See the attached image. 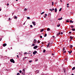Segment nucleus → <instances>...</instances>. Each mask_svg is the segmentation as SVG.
Returning <instances> with one entry per match:
<instances>
[{"label": "nucleus", "mask_w": 75, "mask_h": 75, "mask_svg": "<svg viewBox=\"0 0 75 75\" xmlns=\"http://www.w3.org/2000/svg\"><path fill=\"white\" fill-rule=\"evenodd\" d=\"M10 61L11 62H13V63H15V62L14 61V59H10Z\"/></svg>", "instance_id": "nucleus-1"}, {"label": "nucleus", "mask_w": 75, "mask_h": 75, "mask_svg": "<svg viewBox=\"0 0 75 75\" xmlns=\"http://www.w3.org/2000/svg\"><path fill=\"white\" fill-rule=\"evenodd\" d=\"M37 52L36 51H35L33 52V54L34 55H35V54H36Z\"/></svg>", "instance_id": "nucleus-2"}, {"label": "nucleus", "mask_w": 75, "mask_h": 75, "mask_svg": "<svg viewBox=\"0 0 75 75\" xmlns=\"http://www.w3.org/2000/svg\"><path fill=\"white\" fill-rule=\"evenodd\" d=\"M35 22L34 21L32 22V24H33V25H34V26L36 24H35Z\"/></svg>", "instance_id": "nucleus-3"}, {"label": "nucleus", "mask_w": 75, "mask_h": 75, "mask_svg": "<svg viewBox=\"0 0 75 75\" xmlns=\"http://www.w3.org/2000/svg\"><path fill=\"white\" fill-rule=\"evenodd\" d=\"M39 70H36L35 71V72L36 74H38V73H39Z\"/></svg>", "instance_id": "nucleus-4"}, {"label": "nucleus", "mask_w": 75, "mask_h": 75, "mask_svg": "<svg viewBox=\"0 0 75 75\" xmlns=\"http://www.w3.org/2000/svg\"><path fill=\"white\" fill-rule=\"evenodd\" d=\"M54 10V8H53V9H50L49 10L50 11H51L52 12V11L53 10Z\"/></svg>", "instance_id": "nucleus-5"}, {"label": "nucleus", "mask_w": 75, "mask_h": 75, "mask_svg": "<svg viewBox=\"0 0 75 75\" xmlns=\"http://www.w3.org/2000/svg\"><path fill=\"white\" fill-rule=\"evenodd\" d=\"M38 47V46H34L33 47V48L34 49H36Z\"/></svg>", "instance_id": "nucleus-6"}, {"label": "nucleus", "mask_w": 75, "mask_h": 75, "mask_svg": "<svg viewBox=\"0 0 75 75\" xmlns=\"http://www.w3.org/2000/svg\"><path fill=\"white\" fill-rule=\"evenodd\" d=\"M6 45H7V44L5 43L3 44V46L4 47H6Z\"/></svg>", "instance_id": "nucleus-7"}, {"label": "nucleus", "mask_w": 75, "mask_h": 75, "mask_svg": "<svg viewBox=\"0 0 75 75\" xmlns=\"http://www.w3.org/2000/svg\"><path fill=\"white\" fill-rule=\"evenodd\" d=\"M58 20H62V17H61V18H59L58 19Z\"/></svg>", "instance_id": "nucleus-8"}, {"label": "nucleus", "mask_w": 75, "mask_h": 75, "mask_svg": "<svg viewBox=\"0 0 75 75\" xmlns=\"http://www.w3.org/2000/svg\"><path fill=\"white\" fill-rule=\"evenodd\" d=\"M57 8H55V12L57 13Z\"/></svg>", "instance_id": "nucleus-9"}, {"label": "nucleus", "mask_w": 75, "mask_h": 75, "mask_svg": "<svg viewBox=\"0 0 75 75\" xmlns=\"http://www.w3.org/2000/svg\"><path fill=\"white\" fill-rule=\"evenodd\" d=\"M33 42L34 43H36V42H37V41H36V40H35V39H34Z\"/></svg>", "instance_id": "nucleus-10"}, {"label": "nucleus", "mask_w": 75, "mask_h": 75, "mask_svg": "<svg viewBox=\"0 0 75 75\" xmlns=\"http://www.w3.org/2000/svg\"><path fill=\"white\" fill-rule=\"evenodd\" d=\"M50 28H47V30L48 31H50Z\"/></svg>", "instance_id": "nucleus-11"}, {"label": "nucleus", "mask_w": 75, "mask_h": 75, "mask_svg": "<svg viewBox=\"0 0 75 75\" xmlns=\"http://www.w3.org/2000/svg\"><path fill=\"white\" fill-rule=\"evenodd\" d=\"M50 43H49L47 45V48H48V47H49V45H50Z\"/></svg>", "instance_id": "nucleus-12"}, {"label": "nucleus", "mask_w": 75, "mask_h": 75, "mask_svg": "<svg viewBox=\"0 0 75 75\" xmlns=\"http://www.w3.org/2000/svg\"><path fill=\"white\" fill-rule=\"evenodd\" d=\"M68 52H69V54H71L72 53V51H68Z\"/></svg>", "instance_id": "nucleus-13"}, {"label": "nucleus", "mask_w": 75, "mask_h": 75, "mask_svg": "<svg viewBox=\"0 0 75 75\" xmlns=\"http://www.w3.org/2000/svg\"><path fill=\"white\" fill-rule=\"evenodd\" d=\"M70 48H72V47H73V46H72V45H70Z\"/></svg>", "instance_id": "nucleus-14"}, {"label": "nucleus", "mask_w": 75, "mask_h": 75, "mask_svg": "<svg viewBox=\"0 0 75 75\" xmlns=\"http://www.w3.org/2000/svg\"><path fill=\"white\" fill-rule=\"evenodd\" d=\"M14 18L15 19H17V17L16 16L14 17Z\"/></svg>", "instance_id": "nucleus-15"}, {"label": "nucleus", "mask_w": 75, "mask_h": 75, "mask_svg": "<svg viewBox=\"0 0 75 75\" xmlns=\"http://www.w3.org/2000/svg\"><path fill=\"white\" fill-rule=\"evenodd\" d=\"M71 30L72 31H75V29H72Z\"/></svg>", "instance_id": "nucleus-16"}, {"label": "nucleus", "mask_w": 75, "mask_h": 75, "mask_svg": "<svg viewBox=\"0 0 75 75\" xmlns=\"http://www.w3.org/2000/svg\"><path fill=\"white\" fill-rule=\"evenodd\" d=\"M44 31V29H42L40 31V32H42Z\"/></svg>", "instance_id": "nucleus-17"}, {"label": "nucleus", "mask_w": 75, "mask_h": 75, "mask_svg": "<svg viewBox=\"0 0 75 75\" xmlns=\"http://www.w3.org/2000/svg\"><path fill=\"white\" fill-rule=\"evenodd\" d=\"M70 39L72 40V38H73V37H72V36H70Z\"/></svg>", "instance_id": "nucleus-18"}, {"label": "nucleus", "mask_w": 75, "mask_h": 75, "mask_svg": "<svg viewBox=\"0 0 75 75\" xmlns=\"http://www.w3.org/2000/svg\"><path fill=\"white\" fill-rule=\"evenodd\" d=\"M27 9L26 8H25L24 10V11H27Z\"/></svg>", "instance_id": "nucleus-19"}, {"label": "nucleus", "mask_w": 75, "mask_h": 75, "mask_svg": "<svg viewBox=\"0 0 75 75\" xmlns=\"http://www.w3.org/2000/svg\"><path fill=\"white\" fill-rule=\"evenodd\" d=\"M75 69V67H74L72 68V70H74Z\"/></svg>", "instance_id": "nucleus-20"}, {"label": "nucleus", "mask_w": 75, "mask_h": 75, "mask_svg": "<svg viewBox=\"0 0 75 75\" xmlns=\"http://www.w3.org/2000/svg\"><path fill=\"white\" fill-rule=\"evenodd\" d=\"M63 51L64 52V50H65V47H63Z\"/></svg>", "instance_id": "nucleus-21"}, {"label": "nucleus", "mask_w": 75, "mask_h": 75, "mask_svg": "<svg viewBox=\"0 0 75 75\" xmlns=\"http://www.w3.org/2000/svg\"><path fill=\"white\" fill-rule=\"evenodd\" d=\"M70 21L71 23H74V21H73L71 20H70Z\"/></svg>", "instance_id": "nucleus-22"}, {"label": "nucleus", "mask_w": 75, "mask_h": 75, "mask_svg": "<svg viewBox=\"0 0 75 75\" xmlns=\"http://www.w3.org/2000/svg\"><path fill=\"white\" fill-rule=\"evenodd\" d=\"M57 26L58 27H60V24L57 25Z\"/></svg>", "instance_id": "nucleus-23"}, {"label": "nucleus", "mask_w": 75, "mask_h": 75, "mask_svg": "<svg viewBox=\"0 0 75 75\" xmlns=\"http://www.w3.org/2000/svg\"><path fill=\"white\" fill-rule=\"evenodd\" d=\"M71 28H74V26L71 25Z\"/></svg>", "instance_id": "nucleus-24"}, {"label": "nucleus", "mask_w": 75, "mask_h": 75, "mask_svg": "<svg viewBox=\"0 0 75 75\" xmlns=\"http://www.w3.org/2000/svg\"><path fill=\"white\" fill-rule=\"evenodd\" d=\"M69 21L68 20L66 21V23H69Z\"/></svg>", "instance_id": "nucleus-25"}, {"label": "nucleus", "mask_w": 75, "mask_h": 75, "mask_svg": "<svg viewBox=\"0 0 75 75\" xmlns=\"http://www.w3.org/2000/svg\"><path fill=\"white\" fill-rule=\"evenodd\" d=\"M62 10V8H60V9H59V11H61V10Z\"/></svg>", "instance_id": "nucleus-26"}, {"label": "nucleus", "mask_w": 75, "mask_h": 75, "mask_svg": "<svg viewBox=\"0 0 75 75\" xmlns=\"http://www.w3.org/2000/svg\"><path fill=\"white\" fill-rule=\"evenodd\" d=\"M44 12H42V13H41V15L43 14H44Z\"/></svg>", "instance_id": "nucleus-27"}, {"label": "nucleus", "mask_w": 75, "mask_h": 75, "mask_svg": "<svg viewBox=\"0 0 75 75\" xmlns=\"http://www.w3.org/2000/svg\"><path fill=\"white\" fill-rule=\"evenodd\" d=\"M32 46H35V44H33L32 45Z\"/></svg>", "instance_id": "nucleus-28"}, {"label": "nucleus", "mask_w": 75, "mask_h": 75, "mask_svg": "<svg viewBox=\"0 0 75 75\" xmlns=\"http://www.w3.org/2000/svg\"><path fill=\"white\" fill-rule=\"evenodd\" d=\"M43 52H45V50H44Z\"/></svg>", "instance_id": "nucleus-29"}, {"label": "nucleus", "mask_w": 75, "mask_h": 75, "mask_svg": "<svg viewBox=\"0 0 75 75\" xmlns=\"http://www.w3.org/2000/svg\"><path fill=\"white\" fill-rule=\"evenodd\" d=\"M25 58H27V57H25L23 58V59H25Z\"/></svg>", "instance_id": "nucleus-30"}, {"label": "nucleus", "mask_w": 75, "mask_h": 75, "mask_svg": "<svg viewBox=\"0 0 75 75\" xmlns=\"http://www.w3.org/2000/svg\"><path fill=\"white\" fill-rule=\"evenodd\" d=\"M52 6H53V5H54V2H52Z\"/></svg>", "instance_id": "nucleus-31"}, {"label": "nucleus", "mask_w": 75, "mask_h": 75, "mask_svg": "<svg viewBox=\"0 0 75 75\" xmlns=\"http://www.w3.org/2000/svg\"><path fill=\"white\" fill-rule=\"evenodd\" d=\"M44 37H47V34H45V35L44 36Z\"/></svg>", "instance_id": "nucleus-32"}, {"label": "nucleus", "mask_w": 75, "mask_h": 75, "mask_svg": "<svg viewBox=\"0 0 75 75\" xmlns=\"http://www.w3.org/2000/svg\"><path fill=\"white\" fill-rule=\"evenodd\" d=\"M22 72V71H21V70L19 71L20 73H21Z\"/></svg>", "instance_id": "nucleus-33"}, {"label": "nucleus", "mask_w": 75, "mask_h": 75, "mask_svg": "<svg viewBox=\"0 0 75 75\" xmlns=\"http://www.w3.org/2000/svg\"><path fill=\"white\" fill-rule=\"evenodd\" d=\"M27 19H28V20H29V19H30V17H27Z\"/></svg>", "instance_id": "nucleus-34"}, {"label": "nucleus", "mask_w": 75, "mask_h": 75, "mask_svg": "<svg viewBox=\"0 0 75 75\" xmlns=\"http://www.w3.org/2000/svg\"><path fill=\"white\" fill-rule=\"evenodd\" d=\"M40 38H42V36H40Z\"/></svg>", "instance_id": "nucleus-35"}, {"label": "nucleus", "mask_w": 75, "mask_h": 75, "mask_svg": "<svg viewBox=\"0 0 75 75\" xmlns=\"http://www.w3.org/2000/svg\"><path fill=\"white\" fill-rule=\"evenodd\" d=\"M30 27H31V28H32V27H33V25H30Z\"/></svg>", "instance_id": "nucleus-36"}, {"label": "nucleus", "mask_w": 75, "mask_h": 75, "mask_svg": "<svg viewBox=\"0 0 75 75\" xmlns=\"http://www.w3.org/2000/svg\"><path fill=\"white\" fill-rule=\"evenodd\" d=\"M32 60H30L29 61V62H32Z\"/></svg>", "instance_id": "nucleus-37"}, {"label": "nucleus", "mask_w": 75, "mask_h": 75, "mask_svg": "<svg viewBox=\"0 0 75 75\" xmlns=\"http://www.w3.org/2000/svg\"><path fill=\"white\" fill-rule=\"evenodd\" d=\"M11 20V18H8V20H9V21H10Z\"/></svg>", "instance_id": "nucleus-38"}, {"label": "nucleus", "mask_w": 75, "mask_h": 75, "mask_svg": "<svg viewBox=\"0 0 75 75\" xmlns=\"http://www.w3.org/2000/svg\"><path fill=\"white\" fill-rule=\"evenodd\" d=\"M17 75H20V73H18L17 74Z\"/></svg>", "instance_id": "nucleus-39"}, {"label": "nucleus", "mask_w": 75, "mask_h": 75, "mask_svg": "<svg viewBox=\"0 0 75 75\" xmlns=\"http://www.w3.org/2000/svg\"><path fill=\"white\" fill-rule=\"evenodd\" d=\"M23 71L24 72H25V69H23Z\"/></svg>", "instance_id": "nucleus-40"}, {"label": "nucleus", "mask_w": 75, "mask_h": 75, "mask_svg": "<svg viewBox=\"0 0 75 75\" xmlns=\"http://www.w3.org/2000/svg\"><path fill=\"white\" fill-rule=\"evenodd\" d=\"M38 43H40V41H38Z\"/></svg>", "instance_id": "nucleus-41"}, {"label": "nucleus", "mask_w": 75, "mask_h": 75, "mask_svg": "<svg viewBox=\"0 0 75 75\" xmlns=\"http://www.w3.org/2000/svg\"><path fill=\"white\" fill-rule=\"evenodd\" d=\"M58 35H59L58 34V33L57 34V36H58Z\"/></svg>", "instance_id": "nucleus-42"}, {"label": "nucleus", "mask_w": 75, "mask_h": 75, "mask_svg": "<svg viewBox=\"0 0 75 75\" xmlns=\"http://www.w3.org/2000/svg\"><path fill=\"white\" fill-rule=\"evenodd\" d=\"M24 54H27V53L25 52Z\"/></svg>", "instance_id": "nucleus-43"}, {"label": "nucleus", "mask_w": 75, "mask_h": 75, "mask_svg": "<svg viewBox=\"0 0 75 75\" xmlns=\"http://www.w3.org/2000/svg\"><path fill=\"white\" fill-rule=\"evenodd\" d=\"M1 40H2L1 38H0V41H1Z\"/></svg>", "instance_id": "nucleus-44"}, {"label": "nucleus", "mask_w": 75, "mask_h": 75, "mask_svg": "<svg viewBox=\"0 0 75 75\" xmlns=\"http://www.w3.org/2000/svg\"><path fill=\"white\" fill-rule=\"evenodd\" d=\"M69 34H71V32H69Z\"/></svg>", "instance_id": "nucleus-45"}, {"label": "nucleus", "mask_w": 75, "mask_h": 75, "mask_svg": "<svg viewBox=\"0 0 75 75\" xmlns=\"http://www.w3.org/2000/svg\"><path fill=\"white\" fill-rule=\"evenodd\" d=\"M7 6H9V4L8 3V4H7Z\"/></svg>", "instance_id": "nucleus-46"}, {"label": "nucleus", "mask_w": 75, "mask_h": 75, "mask_svg": "<svg viewBox=\"0 0 75 75\" xmlns=\"http://www.w3.org/2000/svg\"><path fill=\"white\" fill-rule=\"evenodd\" d=\"M45 16H47V14H45Z\"/></svg>", "instance_id": "nucleus-47"}, {"label": "nucleus", "mask_w": 75, "mask_h": 75, "mask_svg": "<svg viewBox=\"0 0 75 75\" xmlns=\"http://www.w3.org/2000/svg\"><path fill=\"white\" fill-rule=\"evenodd\" d=\"M59 35H60V32H59L58 33Z\"/></svg>", "instance_id": "nucleus-48"}, {"label": "nucleus", "mask_w": 75, "mask_h": 75, "mask_svg": "<svg viewBox=\"0 0 75 75\" xmlns=\"http://www.w3.org/2000/svg\"><path fill=\"white\" fill-rule=\"evenodd\" d=\"M42 44H44V42H42Z\"/></svg>", "instance_id": "nucleus-49"}, {"label": "nucleus", "mask_w": 75, "mask_h": 75, "mask_svg": "<svg viewBox=\"0 0 75 75\" xmlns=\"http://www.w3.org/2000/svg\"><path fill=\"white\" fill-rule=\"evenodd\" d=\"M35 61L37 62V61H38V59H37L35 60Z\"/></svg>", "instance_id": "nucleus-50"}, {"label": "nucleus", "mask_w": 75, "mask_h": 75, "mask_svg": "<svg viewBox=\"0 0 75 75\" xmlns=\"http://www.w3.org/2000/svg\"><path fill=\"white\" fill-rule=\"evenodd\" d=\"M61 34H63V33L61 32Z\"/></svg>", "instance_id": "nucleus-51"}, {"label": "nucleus", "mask_w": 75, "mask_h": 75, "mask_svg": "<svg viewBox=\"0 0 75 75\" xmlns=\"http://www.w3.org/2000/svg\"><path fill=\"white\" fill-rule=\"evenodd\" d=\"M67 6H69V4H67Z\"/></svg>", "instance_id": "nucleus-52"}, {"label": "nucleus", "mask_w": 75, "mask_h": 75, "mask_svg": "<svg viewBox=\"0 0 75 75\" xmlns=\"http://www.w3.org/2000/svg\"><path fill=\"white\" fill-rule=\"evenodd\" d=\"M17 56L18 58V55H17Z\"/></svg>", "instance_id": "nucleus-53"}, {"label": "nucleus", "mask_w": 75, "mask_h": 75, "mask_svg": "<svg viewBox=\"0 0 75 75\" xmlns=\"http://www.w3.org/2000/svg\"><path fill=\"white\" fill-rule=\"evenodd\" d=\"M52 55H54V54H53V53H52Z\"/></svg>", "instance_id": "nucleus-54"}, {"label": "nucleus", "mask_w": 75, "mask_h": 75, "mask_svg": "<svg viewBox=\"0 0 75 75\" xmlns=\"http://www.w3.org/2000/svg\"><path fill=\"white\" fill-rule=\"evenodd\" d=\"M67 7H68V8L69 7V6H67Z\"/></svg>", "instance_id": "nucleus-55"}, {"label": "nucleus", "mask_w": 75, "mask_h": 75, "mask_svg": "<svg viewBox=\"0 0 75 75\" xmlns=\"http://www.w3.org/2000/svg\"><path fill=\"white\" fill-rule=\"evenodd\" d=\"M64 52H64H65V53L66 52V51H65Z\"/></svg>", "instance_id": "nucleus-56"}, {"label": "nucleus", "mask_w": 75, "mask_h": 75, "mask_svg": "<svg viewBox=\"0 0 75 75\" xmlns=\"http://www.w3.org/2000/svg\"><path fill=\"white\" fill-rule=\"evenodd\" d=\"M71 75H74V74H71Z\"/></svg>", "instance_id": "nucleus-57"}, {"label": "nucleus", "mask_w": 75, "mask_h": 75, "mask_svg": "<svg viewBox=\"0 0 75 75\" xmlns=\"http://www.w3.org/2000/svg\"><path fill=\"white\" fill-rule=\"evenodd\" d=\"M24 74V73H22V74Z\"/></svg>", "instance_id": "nucleus-58"}, {"label": "nucleus", "mask_w": 75, "mask_h": 75, "mask_svg": "<svg viewBox=\"0 0 75 75\" xmlns=\"http://www.w3.org/2000/svg\"><path fill=\"white\" fill-rule=\"evenodd\" d=\"M66 61H67V59H66Z\"/></svg>", "instance_id": "nucleus-59"}, {"label": "nucleus", "mask_w": 75, "mask_h": 75, "mask_svg": "<svg viewBox=\"0 0 75 75\" xmlns=\"http://www.w3.org/2000/svg\"><path fill=\"white\" fill-rule=\"evenodd\" d=\"M60 1L62 2V0H60Z\"/></svg>", "instance_id": "nucleus-60"}, {"label": "nucleus", "mask_w": 75, "mask_h": 75, "mask_svg": "<svg viewBox=\"0 0 75 75\" xmlns=\"http://www.w3.org/2000/svg\"><path fill=\"white\" fill-rule=\"evenodd\" d=\"M72 40V39H70V41H71Z\"/></svg>", "instance_id": "nucleus-61"}, {"label": "nucleus", "mask_w": 75, "mask_h": 75, "mask_svg": "<svg viewBox=\"0 0 75 75\" xmlns=\"http://www.w3.org/2000/svg\"><path fill=\"white\" fill-rule=\"evenodd\" d=\"M45 17H46V16H44V18H45Z\"/></svg>", "instance_id": "nucleus-62"}, {"label": "nucleus", "mask_w": 75, "mask_h": 75, "mask_svg": "<svg viewBox=\"0 0 75 75\" xmlns=\"http://www.w3.org/2000/svg\"><path fill=\"white\" fill-rule=\"evenodd\" d=\"M16 1H18V0H16Z\"/></svg>", "instance_id": "nucleus-63"}, {"label": "nucleus", "mask_w": 75, "mask_h": 75, "mask_svg": "<svg viewBox=\"0 0 75 75\" xmlns=\"http://www.w3.org/2000/svg\"><path fill=\"white\" fill-rule=\"evenodd\" d=\"M23 24H24V25L25 24V23H24Z\"/></svg>", "instance_id": "nucleus-64"}]
</instances>
